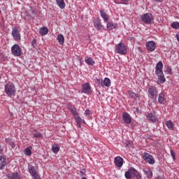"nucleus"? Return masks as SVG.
<instances>
[{
  "mask_svg": "<svg viewBox=\"0 0 179 179\" xmlns=\"http://www.w3.org/2000/svg\"><path fill=\"white\" fill-rule=\"evenodd\" d=\"M125 147L126 148H129V142L127 141V142L125 143Z\"/></svg>",
  "mask_w": 179,
  "mask_h": 179,
  "instance_id": "nucleus-46",
  "label": "nucleus"
},
{
  "mask_svg": "<svg viewBox=\"0 0 179 179\" xmlns=\"http://www.w3.org/2000/svg\"><path fill=\"white\" fill-rule=\"evenodd\" d=\"M164 101H166V99L164 98V94L161 92L158 96V102L159 103V104H164Z\"/></svg>",
  "mask_w": 179,
  "mask_h": 179,
  "instance_id": "nucleus-20",
  "label": "nucleus"
},
{
  "mask_svg": "<svg viewBox=\"0 0 179 179\" xmlns=\"http://www.w3.org/2000/svg\"><path fill=\"white\" fill-rule=\"evenodd\" d=\"M6 166V159L3 156H0V170H3Z\"/></svg>",
  "mask_w": 179,
  "mask_h": 179,
  "instance_id": "nucleus-17",
  "label": "nucleus"
},
{
  "mask_svg": "<svg viewBox=\"0 0 179 179\" xmlns=\"http://www.w3.org/2000/svg\"><path fill=\"white\" fill-rule=\"evenodd\" d=\"M107 29L110 31V30H113V29H115L117 27V24H114V22H108L106 25Z\"/></svg>",
  "mask_w": 179,
  "mask_h": 179,
  "instance_id": "nucleus-25",
  "label": "nucleus"
},
{
  "mask_svg": "<svg viewBox=\"0 0 179 179\" xmlns=\"http://www.w3.org/2000/svg\"><path fill=\"white\" fill-rule=\"evenodd\" d=\"M85 63L87 65H93L94 64V62L93 61V58L89 57H85Z\"/></svg>",
  "mask_w": 179,
  "mask_h": 179,
  "instance_id": "nucleus-27",
  "label": "nucleus"
},
{
  "mask_svg": "<svg viewBox=\"0 0 179 179\" xmlns=\"http://www.w3.org/2000/svg\"><path fill=\"white\" fill-rule=\"evenodd\" d=\"M11 52L15 57H20V55H22V50L20 49V46H19L17 44L13 45L11 48Z\"/></svg>",
  "mask_w": 179,
  "mask_h": 179,
  "instance_id": "nucleus-5",
  "label": "nucleus"
},
{
  "mask_svg": "<svg viewBox=\"0 0 179 179\" xmlns=\"http://www.w3.org/2000/svg\"><path fill=\"white\" fill-rule=\"evenodd\" d=\"M39 33L41 36H45L48 34V29L45 27H43L39 29Z\"/></svg>",
  "mask_w": 179,
  "mask_h": 179,
  "instance_id": "nucleus-22",
  "label": "nucleus"
},
{
  "mask_svg": "<svg viewBox=\"0 0 179 179\" xmlns=\"http://www.w3.org/2000/svg\"><path fill=\"white\" fill-rule=\"evenodd\" d=\"M85 114L87 118H89V117H90V111L89 110H86L85 112Z\"/></svg>",
  "mask_w": 179,
  "mask_h": 179,
  "instance_id": "nucleus-42",
  "label": "nucleus"
},
{
  "mask_svg": "<svg viewBox=\"0 0 179 179\" xmlns=\"http://www.w3.org/2000/svg\"><path fill=\"white\" fill-rule=\"evenodd\" d=\"M156 75L157 76H158V85H162V83H164V82H166V78H164V73H163V72Z\"/></svg>",
  "mask_w": 179,
  "mask_h": 179,
  "instance_id": "nucleus-14",
  "label": "nucleus"
},
{
  "mask_svg": "<svg viewBox=\"0 0 179 179\" xmlns=\"http://www.w3.org/2000/svg\"><path fill=\"white\" fill-rule=\"evenodd\" d=\"M153 20H155V18L152 13H145L141 16V21L145 23V24H152Z\"/></svg>",
  "mask_w": 179,
  "mask_h": 179,
  "instance_id": "nucleus-3",
  "label": "nucleus"
},
{
  "mask_svg": "<svg viewBox=\"0 0 179 179\" xmlns=\"http://www.w3.org/2000/svg\"><path fill=\"white\" fill-rule=\"evenodd\" d=\"M103 85L106 86V87H110L111 86V80L108 78H106L103 80Z\"/></svg>",
  "mask_w": 179,
  "mask_h": 179,
  "instance_id": "nucleus-28",
  "label": "nucleus"
},
{
  "mask_svg": "<svg viewBox=\"0 0 179 179\" xmlns=\"http://www.w3.org/2000/svg\"><path fill=\"white\" fill-rule=\"evenodd\" d=\"M85 169H83L82 171H80L81 176H85Z\"/></svg>",
  "mask_w": 179,
  "mask_h": 179,
  "instance_id": "nucleus-45",
  "label": "nucleus"
},
{
  "mask_svg": "<svg viewBox=\"0 0 179 179\" xmlns=\"http://www.w3.org/2000/svg\"><path fill=\"white\" fill-rule=\"evenodd\" d=\"M56 2L57 3L59 8H60V9L65 8V1H64V0H56Z\"/></svg>",
  "mask_w": 179,
  "mask_h": 179,
  "instance_id": "nucleus-24",
  "label": "nucleus"
},
{
  "mask_svg": "<svg viewBox=\"0 0 179 179\" xmlns=\"http://www.w3.org/2000/svg\"><path fill=\"white\" fill-rule=\"evenodd\" d=\"M4 92L7 96L9 97L15 96L16 94V87H15V84L8 82L4 87Z\"/></svg>",
  "mask_w": 179,
  "mask_h": 179,
  "instance_id": "nucleus-1",
  "label": "nucleus"
},
{
  "mask_svg": "<svg viewBox=\"0 0 179 179\" xmlns=\"http://www.w3.org/2000/svg\"><path fill=\"white\" fill-rule=\"evenodd\" d=\"M57 39L59 44H64V43H65V38L62 34H59Z\"/></svg>",
  "mask_w": 179,
  "mask_h": 179,
  "instance_id": "nucleus-26",
  "label": "nucleus"
},
{
  "mask_svg": "<svg viewBox=\"0 0 179 179\" xmlns=\"http://www.w3.org/2000/svg\"><path fill=\"white\" fill-rule=\"evenodd\" d=\"M78 124V126L79 127V128H80L81 125H80V123H77Z\"/></svg>",
  "mask_w": 179,
  "mask_h": 179,
  "instance_id": "nucleus-50",
  "label": "nucleus"
},
{
  "mask_svg": "<svg viewBox=\"0 0 179 179\" xmlns=\"http://www.w3.org/2000/svg\"><path fill=\"white\" fill-rule=\"evenodd\" d=\"M69 110L73 114V115H74V117L78 115V112L76 111V107H74V106L70 107L69 108Z\"/></svg>",
  "mask_w": 179,
  "mask_h": 179,
  "instance_id": "nucleus-32",
  "label": "nucleus"
},
{
  "mask_svg": "<svg viewBox=\"0 0 179 179\" xmlns=\"http://www.w3.org/2000/svg\"><path fill=\"white\" fill-rule=\"evenodd\" d=\"M130 171V173L131 174V176H136L138 173V171H136V169H134V168H131L129 169Z\"/></svg>",
  "mask_w": 179,
  "mask_h": 179,
  "instance_id": "nucleus-36",
  "label": "nucleus"
},
{
  "mask_svg": "<svg viewBox=\"0 0 179 179\" xmlns=\"http://www.w3.org/2000/svg\"><path fill=\"white\" fill-rule=\"evenodd\" d=\"M81 179H87V178H86L83 177V178H81Z\"/></svg>",
  "mask_w": 179,
  "mask_h": 179,
  "instance_id": "nucleus-52",
  "label": "nucleus"
},
{
  "mask_svg": "<svg viewBox=\"0 0 179 179\" xmlns=\"http://www.w3.org/2000/svg\"><path fill=\"white\" fill-rule=\"evenodd\" d=\"M101 13V17L103 19L104 22L106 23H108V15H107V13H106L104 10H100Z\"/></svg>",
  "mask_w": 179,
  "mask_h": 179,
  "instance_id": "nucleus-18",
  "label": "nucleus"
},
{
  "mask_svg": "<svg viewBox=\"0 0 179 179\" xmlns=\"http://www.w3.org/2000/svg\"><path fill=\"white\" fill-rule=\"evenodd\" d=\"M142 157L145 162L148 163V164H155V163L153 156L148 152H144L142 155Z\"/></svg>",
  "mask_w": 179,
  "mask_h": 179,
  "instance_id": "nucleus-4",
  "label": "nucleus"
},
{
  "mask_svg": "<svg viewBox=\"0 0 179 179\" xmlns=\"http://www.w3.org/2000/svg\"><path fill=\"white\" fill-rule=\"evenodd\" d=\"M12 36L15 41H19L20 40V31H19V28L14 27L13 29Z\"/></svg>",
  "mask_w": 179,
  "mask_h": 179,
  "instance_id": "nucleus-9",
  "label": "nucleus"
},
{
  "mask_svg": "<svg viewBox=\"0 0 179 179\" xmlns=\"http://www.w3.org/2000/svg\"><path fill=\"white\" fill-rule=\"evenodd\" d=\"M6 143H8V145H9V146H10V148H12V149H15L16 145L15 144V143L13 141H12V140L9 138H6Z\"/></svg>",
  "mask_w": 179,
  "mask_h": 179,
  "instance_id": "nucleus-23",
  "label": "nucleus"
},
{
  "mask_svg": "<svg viewBox=\"0 0 179 179\" xmlns=\"http://www.w3.org/2000/svg\"><path fill=\"white\" fill-rule=\"evenodd\" d=\"M115 164L116 167H122V164H124V159L121 158V157H115Z\"/></svg>",
  "mask_w": 179,
  "mask_h": 179,
  "instance_id": "nucleus-13",
  "label": "nucleus"
},
{
  "mask_svg": "<svg viewBox=\"0 0 179 179\" xmlns=\"http://www.w3.org/2000/svg\"><path fill=\"white\" fill-rule=\"evenodd\" d=\"M129 96L131 98V99H136V97H138V95L132 92V91H129Z\"/></svg>",
  "mask_w": 179,
  "mask_h": 179,
  "instance_id": "nucleus-34",
  "label": "nucleus"
},
{
  "mask_svg": "<svg viewBox=\"0 0 179 179\" xmlns=\"http://www.w3.org/2000/svg\"><path fill=\"white\" fill-rule=\"evenodd\" d=\"M32 135L34 138H41L43 136L41 133H40V131L37 130H34V131L32 132Z\"/></svg>",
  "mask_w": 179,
  "mask_h": 179,
  "instance_id": "nucleus-29",
  "label": "nucleus"
},
{
  "mask_svg": "<svg viewBox=\"0 0 179 179\" xmlns=\"http://www.w3.org/2000/svg\"><path fill=\"white\" fill-rule=\"evenodd\" d=\"M82 92L85 94H90V93H92V87L89 83L82 85Z\"/></svg>",
  "mask_w": 179,
  "mask_h": 179,
  "instance_id": "nucleus-7",
  "label": "nucleus"
},
{
  "mask_svg": "<svg viewBox=\"0 0 179 179\" xmlns=\"http://www.w3.org/2000/svg\"><path fill=\"white\" fill-rule=\"evenodd\" d=\"M52 150L53 153H58L59 152V145L55 144L52 146Z\"/></svg>",
  "mask_w": 179,
  "mask_h": 179,
  "instance_id": "nucleus-31",
  "label": "nucleus"
},
{
  "mask_svg": "<svg viewBox=\"0 0 179 179\" xmlns=\"http://www.w3.org/2000/svg\"><path fill=\"white\" fill-rule=\"evenodd\" d=\"M122 118H123V121L125 122V124H131V122L132 121L131 115H129V114H128L127 113H123Z\"/></svg>",
  "mask_w": 179,
  "mask_h": 179,
  "instance_id": "nucleus-12",
  "label": "nucleus"
},
{
  "mask_svg": "<svg viewBox=\"0 0 179 179\" xmlns=\"http://www.w3.org/2000/svg\"><path fill=\"white\" fill-rule=\"evenodd\" d=\"M148 93L151 96L152 99L156 100L157 99V89L154 86H150L148 87Z\"/></svg>",
  "mask_w": 179,
  "mask_h": 179,
  "instance_id": "nucleus-8",
  "label": "nucleus"
},
{
  "mask_svg": "<svg viewBox=\"0 0 179 179\" xmlns=\"http://www.w3.org/2000/svg\"><path fill=\"white\" fill-rule=\"evenodd\" d=\"M171 156L173 157V160H176V152L173 150H171Z\"/></svg>",
  "mask_w": 179,
  "mask_h": 179,
  "instance_id": "nucleus-40",
  "label": "nucleus"
},
{
  "mask_svg": "<svg viewBox=\"0 0 179 179\" xmlns=\"http://www.w3.org/2000/svg\"><path fill=\"white\" fill-rule=\"evenodd\" d=\"M143 171L148 178H152L153 177V172H152V170L150 169H143Z\"/></svg>",
  "mask_w": 179,
  "mask_h": 179,
  "instance_id": "nucleus-19",
  "label": "nucleus"
},
{
  "mask_svg": "<svg viewBox=\"0 0 179 179\" xmlns=\"http://www.w3.org/2000/svg\"><path fill=\"white\" fill-rule=\"evenodd\" d=\"M0 13H1V10H0Z\"/></svg>",
  "mask_w": 179,
  "mask_h": 179,
  "instance_id": "nucleus-53",
  "label": "nucleus"
},
{
  "mask_svg": "<svg viewBox=\"0 0 179 179\" xmlns=\"http://www.w3.org/2000/svg\"><path fill=\"white\" fill-rule=\"evenodd\" d=\"M24 153L26 156H31V150L30 148H27L24 150Z\"/></svg>",
  "mask_w": 179,
  "mask_h": 179,
  "instance_id": "nucleus-33",
  "label": "nucleus"
},
{
  "mask_svg": "<svg viewBox=\"0 0 179 179\" xmlns=\"http://www.w3.org/2000/svg\"><path fill=\"white\" fill-rule=\"evenodd\" d=\"M115 51L120 55H125L127 54V46L123 43H120L115 45Z\"/></svg>",
  "mask_w": 179,
  "mask_h": 179,
  "instance_id": "nucleus-2",
  "label": "nucleus"
},
{
  "mask_svg": "<svg viewBox=\"0 0 179 179\" xmlns=\"http://www.w3.org/2000/svg\"><path fill=\"white\" fill-rule=\"evenodd\" d=\"M94 27L96 29V30H103L104 27L101 24V20L100 18H96V21H94Z\"/></svg>",
  "mask_w": 179,
  "mask_h": 179,
  "instance_id": "nucleus-10",
  "label": "nucleus"
},
{
  "mask_svg": "<svg viewBox=\"0 0 179 179\" xmlns=\"http://www.w3.org/2000/svg\"><path fill=\"white\" fill-rule=\"evenodd\" d=\"M155 2H163V0H155Z\"/></svg>",
  "mask_w": 179,
  "mask_h": 179,
  "instance_id": "nucleus-48",
  "label": "nucleus"
},
{
  "mask_svg": "<svg viewBox=\"0 0 179 179\" xmlns=\"http://www.w3.org/2000/svg\"><path fill=\"white\" fill-rule=\"evenodd\" d=\"M34 179H41L40 178V176L38 175V173H36V175H34L32 176Z\"/></svg>",
  "mask_w": 179,
  "mask_h": 179,
  "instance_id": "nucleus-43",
  "label": "nucleus"
},
{
  "mask_svg": "<svg viewBox=\"0 0 179 179\" xmlns=\"http://www.w3.org/2000/svg\"><path fill=\"white\" fill-rule=\"evenodd\" d=\"M166 125L169 129H171V131H173L174 129V125L173 124V122L169 120L166 122Z\"/></svg>",
  "mask_w": 179,
  "mask_h": 179,
  "instance_id": "nucleus-30",
  "label": "nucleus"
},
{
  "mask_svg": "<svg viewBox=\"0 0 179 179\" xmlns=\"http://www.w3.org/2000/svg\"><path fill=\"white\" fill-rule=\"evenodd\" d=\"M148 51L153 52L156 50V43L153 41H149L145 43Z\"/></svg>",
  "mask_w": 179,
  "mask_h": 179,
  "instance_id": "nucleus-6",
  "label": "nucleus"
},
{
  "mask_svg": "<svg viewBox=\"0 0 179 179\" xmlns=\"http://www.w3.org/2000/svg\"><path fill=\"white\" fill-rule=\"evenodd\" d=\"M167 72H168V73H169V75H171V68L168 67L167 68Z\"/></svg>",
  "mask_w": 179,
  "mask_h": 179,
  "instance_id": "nucleus-44",
  "label": "nucleus"
},
{
  "mask_svg": "<svg viewBox=\"0 0 179 179\" xmlns=\"http://www.w3.org/2000/svg\"><path fill=\"white\" fill-rule=\"evenodd\" d=\"M7 177L8 179H20V176L17 172L13 173H8L7 175Z\"/></svg>",
  "mask_w": 179,
  "mask_h": 179,
  "instance_id": "nucleus-16",
  "label": "nucleus"
},
{
  "mask_svg": "<svg viewBox=\"0 0 179 179\" xmlns=\"http://www.w3.org/2000/svg\"><path fill=\"white\" fill-rule=\"evenodd\" d=\"M171 27L173 29H179V22H174L171 24Z\"/></svg>",
  "mask_w": 179,
  "mask_h": 179,
  "instance_id": "nucleus-37",
  "label": "nucleus"
},
{
  "mask_svg": "<svg viewBox=\"0 0 179 179\" xmlns=\"http://www.w3.org/2000/svg\"><path fill=\"white\" fill-rule=\"evenodd\" d=\"M80 124H86V122L83 119L80 122Z\"/></svg>",
  "mask_w": 179,
  "mask_h": 179,
  "instance_id": "nucleus-47",
  "label": "nucleus"
},
{
  "mask_svg": "<svg viewBox=\"0 0 179 179\" xmlns=\"http://www.w3.org/2000/svg\"><path fill=\"white\" fill-rule=\"evenodd\" d=\"M31 45H32L33 48H36V47H37V40H36V38H34L32 40Z\"/></svg>",
  "mask_w": 179,
  "mask_h": 179,
  "instance_id": "nucleus-38",
  "label": "nucleus"
},
{
  "mask_svg": "<svg viewBox=\"0 0 179 179\" xmlns=\"http://www.w3.org/2000/svg\"><path fill=\"white\" fill-rule=\"evenodd\" d=\"M163 73V63L162 61L158 62L155 66V73L159 75V73Z\"/></svg>",
  "mask_w": 179,
  "mask_h": 179,
  "instance_id": "nucleus-11",
  "label": "nucleus"
},
{
  "mask_svg": "<svg viewBox=\"0 0 179 179\" xmlns=\"http://www.w3.org/2000/svg\"><path fill=\"white\" fill-rule=\"evenodd\" d=\"M134 176L136 179H142V175L139 172H137Z\"/></svg>",
  "mask_w": 179,
  "mask_h": 179,
  "instance_id": "nucleus-41",
  "label": "nucleus"
},
{
  "mask_svg": "<svg viewBox=\"0 0 179 179\" xmlns=\"http://www.w3.org/2000/svg\"><path fill=\"white\" fill-rule=\"evenodd\" d=\"M146 117L148 120L151 121V122H155V121H156V116H155V115H153L152 113H148Z\"/></svg>",
  "mask_w": 179,
  "mask_h": 179,
  "instance_id": "nucleus-21",
  "label": "nucleus"
},
{
  "mask_svg": "<svg viewBox=\"0 0 179 179\" xmlns=\"http://www.w3.org/2000/svg\"><path fill=\"white\" fill-rule=\"evenodd\" d=\"M74 118H75L76 122H77V123L82 122L83 119L80 117L76 115V116L74 117Z\"/></svg>",
  "mask_w": 179,
  "mask_h": 179,
  "instance_id": "nucleus-39",
  "label": "nucleus"
},
{
  "mask_svg": "<svg viewBox=\"0 0 179 179\" xmlns=\"http://www.w3.org/2000/svg\"><path fill=\"white\" fill-rule=\"evenodd\" d=\"M124 176L127 179L132 178V175L131 174V171H129V169L125 172Z\"/></svg>",
  "mask_w": 179,
  "mask_h": 179,
  "instance_id": "nucleus-35",
  "label": "nucleus"
},
{
  "mask_svg": "<svg viewBox=\"0 0 179 179\" xmlns=\"http://www.w3.org/2000/svg\"><path fill=\"white\" fill-rule=\"evenodd\" d=\"M122 2H125V1H128V0H121Z\"/></svg>",
  "mask_w": 179,
  "mask_h": 179,
  "instance_id": "nucleus-51",
  "label": "nucleus"
},
{
  "mask_svg": "<svg viewBox=\"0 0 179 179\" xmlns=\"http://www.w3.org/2000/svg\"><path fill=\"white\" fill-rule=\"evenodd\" d=\"M3 149H2V147L0 145V152H2Z\"/></svg>",
  "mask_w": 179,
  "mask_h": 179,
  "instance_id": "nucleus-49",
  "label": "nucleus"
},
{
  "mask_svg": "<svg viewBox=\"0 0 179 179\" xmlns=\"http://www.w3.org/2000/svg\"><path fill=\"white\" fill-rule=\"evenodd\" d=\"M29 173L31 174V177L36 174H38L37 170H36V167L33 166V165H29L28 166Z\"/></svg>",
  "mask_w": 179,
  "mask_h": 179,
  "instance_id": "nucleus-15",
  "label": "nucleus"
}]
</instances>
